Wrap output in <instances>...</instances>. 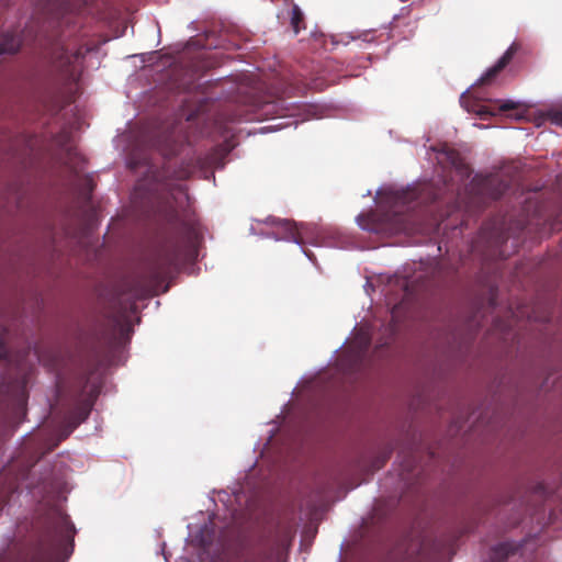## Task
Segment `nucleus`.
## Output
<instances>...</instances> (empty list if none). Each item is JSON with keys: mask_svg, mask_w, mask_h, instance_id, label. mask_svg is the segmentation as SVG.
<instances>
[{"mask_svg": "<svg viewBox=\"0 0 562 562\" xmlns=\"http://www.w3.org/2000/svg\"><path fill=\"white\" fill-rule=\"evenodd\" d=\"M189 145L183 123L146 127L139 132L135 144L126 153V164L131 169L144 168L143 177L138 179L133 192L135 202L161 200L170 209L182 206L188 200L182 180L192 173L193 168H181L173 172L175 179H169V169L160 170L155 166L149 159L148 149L155 148L161 156L169 157L178 155Z\"/></svg>", "mask_w": 562, "mask_h": 562, "instance_id": "f03ea898", "label": "nucleus"}, {"mask_svg": "<svg viewBox=\"0 0 562 562\" xmlns=\"http://www.w3.org/2000/svg\"><path fill=\"white\" fill-rule=\"evenodd\" d=\"M522 544L516 546L513 542H504L494 547L491 551V562H505L506 558L514 554L516 550H520Z\"/></svg>", "mask_w": 562, "mask_h": 562, "instance_id": "dca6fc26", "label": "nucleus"}, {"mask_svg": "<svg viewBox=\"0 0 562 562\" xmlns=\"http://www.w3.org/2000/svg\"><path fill=\"white\" fill-rule=\"evenodd\" d=\"M437 160L441 171L436 179L418 181L406 188L382 186L374 198L376 211L357 216L360 228L385 235L408 233L406 213L424 203L450 194L454 199V209L471 212L481 207L485 198L497 199L507 189L498 176L475 175L471 178L470 167L447 145L438 149Z\"/></svg>", "mask_w": 562, "mask_h": 562, "instance_id": "f257e3e1", "label": "nucleus"}, {"mask_svg": "<svg viewBox=\"0 0 562 562\" xmlns=\"http://www.w3.org/2000/svg\"><path fill=\"white\" fill-rule=\"evenodd\" d=\"M9 355V349L5 342V334H0V359L7 358Z\"/></svg>", "mask_w": 562, "mask_h": 562, "instance_id": "aec40b11", "label": "nucleus"}, {"mask_svg": "<svg viewBox=\"0 0 562 562\" xmlns=\"http://www.w3.org/2000/svg\"><path fill=\"white\" fill-rule=\"evenodd\" d=\"M70 12L68 0H38L32 19L36 22L42 20L57 25L68 24L67 15Z\"/></svg>", "mask_w": 562, "mask_h": 562, "instance_id": "9b49d317", "label": "nucleus"}, {"mask_svg": "<svg viewBox=\"0 0 562 562\" xmlns=\"http://www.w3.org/2000/svg\"><path fill=\"white\" fill-rule=\"evenodd\" d=\"M200 237L196 232H192L188 240L182 246H177L164 255L159 263V271L157 277L165 276L170 268L178 267L182 261L195 260L199 256Z\"/></svg>", "mask_w": 562, "mask_h": 562, "instance_id": "1a4fd4ad", "label": "nucleus"}, {"mask_svg": "<svg viewBox=\"0 0 562 562\" xmlns=\"http://www.w3.org/2000/svg\"><path fill=\"white\" fill-rule=\"evenodd\" d=\"M164 560H165L166 562H168V558L166 557V554H165V553H164Z\"/></svg>", "mask_w": 562, "mask_h": 562, "instance_id": "a878e982", "label": "nucleus"}, {"mask_svg": "<svg viewBox=\"0 0 562 562\" xmlns=\"http://www.w3.org/2000/svg\"><path fill=\"white\" fill-rule=\"evenodd\" d=\"M267 224L272 226H277L281 232H272L267 234H261L266 238H271L277 241L285 240L292 241L299 245L303 251V254L314 262V256L311 251L306 250L303 245L310 243L315 246H336L331 243H323L318 240V233L316 232V227L310 224H296L291 223L288 220H281L277 217H268L265 221Z\"/></svg>", "mask_w": 562, "mask_h": 562, "instance_id": "39448f33", "label": "nucleus"}, {"mask_svg": "<svg viewBox=\"0 0 562 562\" xmlns=\"http://www.w3.org/2000/svg\"><path fill=\"white\" fill-rule=\"evenodd\" d=\"M303 21V12L299 8V5L294 4L291 11V25L293 27L294 34H299L300 32V23Z\"/></svg>", "mask_w": 562, "mask_h": 562, "instance_id": "a211bd4d", "label": "nucleus"}, {"mask_svg": "<svg viewBox=\"0 0 562 562\" xmlns=\"http://www.w3.org/2000/svg\"><path fill=\"white\" fill-rule=\"evenodd\" d=\"M290 407H291L290 403L285 404L283 409H282V415H286L288 412L290 411Z\"/></svg>", "mask_w": 562, "mask_h": 562, "instance_id": "5701e85b", "label": "nucleus"}, {"mask_svg": "<svg viewBox=\"0 0 562 562\" xmlns=\"http://www.w3.org/2000/svg\"><path fill=\"white\" fill-rule=\"evenodd\" d=\"M217 501L221 502L229 517L225 516L226 522H220L218 517L214 516L209 524L203 525L198 530H193L192 525H188L190 543L196 548V560L191 562H225L224 551L231 537L239 529L246 520V513L235 506H241L243 497L239 492L233 495L224 491L218 492Z\"/></svg>", "mask_w": 562, "mask_h": 562, "instance_id": "20e7f679", "label": "nucleus"}, {"mask_svg": "<svg viewBox=\"0 0 562 562\" xmlns=\"http://www.w3.org/2000/svg\"><path fill=\"white\" fill-rule=\"evenodd\" d=\"M276 431H277V427L274 426V427L269 431V432H270V436L268 437L267 442H266L265 445H268V443L271 441V439H272V437L274 436V432H276Z\"/></svg>", "mask_w": 562, "mask_h": 562, "instance_id": "4be33fe9", "label": "nucleus"}, {"mask_svg": "<svg viewBox=\"0 0 562 562\" xmlns=\"http://www.w3.org/2000/svg\"><path fill=\"white\" fill-rule=\"evenodd\" d=\"M97 395V386L92 385L88 391V395L76 404L75 408L65 419L66 429L64 437H67L80 423H82L89 416Z\"/></svg>", "mask_w": 562, "mask_h": 562, "instance_id": "f8f14e48", "label": "nucleus"}, {"mask_svg": "<svg viewBox=\"0 0 562 562\" xmlns=\"http://www.w3.org/2000/svg\"><path fill=\"white\" fill-rule=\"evenodd\" d=\"M304 117L301 121H305L310 117L315 116V108L313 105H303Z\"/></svg>", "mask_w": 562, "mask_h": 562, "instance_id": "412c9836", "label": "nucleus"}, {"mask_svg": "<svg viewBox=\"0 0 562 562\" xmlns=\"http://www.w3.org/2000/svg\"><path fill=\"white\" fill-rule=\"evenodd\" d=\"M294 104L286 103L284 100L278 99L277 101L265 102L261 105V115L272 121H279L274 124H269L260 128V133H271L283 130L289 126L296 127L299 120H292L295 116Z\"/></svg>", "mask_w": 562, "mask_h": 562, "instance_id": "6e6552de", "label": "nucleus"}, {"mask_svg": "<svg viewBox=\"0 0 562 562\" xmlns=\"http://www.w3.org/2000/svg\"><path fill=\"white\" fill-rule=\"evenodd\" d=\"M149 291L139 288V286H128L122 293L119 294V303L128 302L130 310L132 313H135L137 310L136 301L143 299L148 294Z\"/></svg>", "mask_w": 562, "mask_h": 562, "instance_id": "2eb2a0df", "label": "nucleus"}, {"mask_svg": "<svg viewBox=\"0 0 562 562\" xmlns=\"http://www.w3.org/2000/svg\"><path fill=\"white\" fill-rule=\"evenodd\" d=\"M370 194H371V191H370V190H368V191H367V193H366V194H363V195H364V196H368V195H370Z\"/></svg>", "mask_w": 562, "mask_h": 562, "instance_id": "393cba45", "label": "nucleus"}, {"mask_svg": "<svg viewBox=\"0 0 562 562\" xmlns=\"http://www.w3.org/2000/svg\"><path fill=\"white\" fill-rule=\"evenodd\" d=\"M461 106L469 113L476 114L480 119L486 120L494 116L499 111L514 110L518 106V102L514 100H491L486 99L477 90L470 89L462 92L460 95Z\"/></svg>", "mask_w": 562, "mask_h": 562, "instance_id": "423d86ee", "label": "nucleus"}, {"mask_svg": "<svg viewBox=\"0 0 562 562\" xmlns=\"http://www.w3.org/2000/svg\"><path fill=\"white\" fill-rule=\"evenodd\" d=\"M21 46V38L10 33L0 34V55L15 53Z\"/></svg>", "mask_w": 562, "mask_h": 562, "instance_id": "f3484780", "label": "nucleus"}, {"mask_svg": "<svg viewBox=\"0 0 562 562\" xmlns=\"http://www.w3.org/2000/svg\"><path fill=\"white\" fill-rule=\"evenodd\" d=\"M304 384H305V379H302L299 385H300L302 389H306L307 386H305Z\"/></svg>", "mask_w": 562, "mask_h": 562, "instance_id": "b1692460", "label": "nucleus"}, {"mask_svg": "<svg viewBox=\"0 0 562 562\" xmlns=\"http://www.w3.org/2000/svg\"><path fill=\"white\" fill-rule=\"evenodd\" d=\"M434 271L435 268L429 262H411L405 263L403 269L393 276L380 274L376 278L367 279L366 292L370 294L369 289L374 286L380 289L390 308L391 322L385 325L382 321L367 322L366 317H362L353 328L351 337L346 341L344 359L339 363L340 371L347 373L362 366L373 339L376 340V348L389 344L402 313L407 308L415 292L424 286L425 279Z\"/></svg>", "mask_w": 562, "mask_h": 562, "instance_id": "7ed1b4c3", "label": "nucleus"}, {"mask_svg": "<svg viewBox=\"0 0 562 562\" xmlns=\"http://www.w3.org/2000/svg\"><path fill=\"white\" fill-rule=\"evenodd\" d=\"M293 538L290 527H281L278 532L269 539L260 554L248 562H283Z\"/></svg>", "mask_w": 562, "mask_h": 562, "instance_id": "9d476101", "label": "nucleus"}, {"mask_svg": "<svg viewBox=\"0 0 562 562\" xmlns=\"http://www.w3.org/2000/svg\"><path fill=\"white\" fill-rule=\"evenodd\" d=\"M89 54H91V48L89 47H78L75 42H63L54 50V63L69 80H77L83 67L86 56Z\"/></svg>", "mask_w": 562, "mask_h": 562, "instance_id": "0eeeda50", "label": "nucleus"}, {"mask_svg": "<svg viewBox=\"0 0 562 562\" xmlns=\"http://www.w3.org/2000/svg\"><path fill=\"white\" fill-rule=\"evenodd\" d=\"M55 529L59 536L63 554H65L67 559L72 552V542L76 532L75 526L66 514L58 512L56 514Z\"/></svg>", "mask_w": 562, "mask_h": 562, "instance_id": "ddd939ff", "label": "nucleus"}, {"mask_svg": "<svg viewBox=\"0 0 562 562\" xmlns=\"http://www.w3.org/2000/svg\"><path fill=\"white\" fill-rule=\"evenodd\" d=\"M518 47L516 43H513L503 56L496 61L495 65L486 69V71L477 79V81L472 86L474 88L477 83H486L491 79H493L503 68L507 66V64L512 60Z\"/></svg>", "mask_w": 562, "mask_h": 562, "instance_id": "4468645a", "label": "nucleus"}, {"mask_svg": "<svg viewBox=\"0 0 562 562\" xmlns=\"http://www.w3.org/2000/svg\"><path fill=\"white\" fill-rule=\"evenodd\" d=\"M551 124L562 127V111H553L549 114Z\"/></svg>", "mask_w": 562, "mask_h": 562, "instance_id": "6ab92c4d", "label": "nucleus"}]
</instances>
